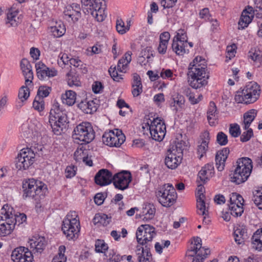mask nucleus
Masks as SVG:
<instances>
[{
  "instance_id": "obj_1",
  "label": "nucleus",
  "mask_w": 262,
  "mask_h": 262,
  "mask_svg": "<svg viewBox=\"0 0 262 262\" xmlns=\"http://www.w3.org/2000/svg\"><path fill=\"white\" fill-rule=\"evenodd\" d=\"M30 251L28 248L20 247L12 252L11 258L14 262H32L33 254L41 253L47 245L46 238L43 236H35L29 241Z\"/></svg>"
},
{
  "instance_id": "obj_2",
  "label": "nucleus",
  "mask_w": 262,
  "mask_h": 262,
  "mask_svg": "<svg viewBox=\"0 0 262 262\" xmlns=\"http://www.w3.org/2000/svg\"><path fill=\"white\" fill-rule=\"evenodd\" d=\"M206 68L205 60L202 57H196L190 63L187 74L188 82L192 88L197 89L207 84L209 75Z\"/></svg>"
},
{
  "instance_id": "obj_3",
  "label": "nucleus",
  "mask_w": 262,
  "mask_h": 262,
  "mask_svg": "<svg viewBox=\"0 0 262 262\" xmlns=\"http://www.w3.org/2000/svg\"><path fill=\"white\" fill-rule=\"evenodd\" d=\"M23 198L24 199H32L39 201L44 198L48 193L47 185L41 181L34 179L24 180L22 185Z\"/></svg>"
},
{
  "instance_id": "obj_4",
  "label": "nucleus",
  "mask_w": 262,
  "mask_h": 262,
  "mask_svg": "<svg viewBox=\"0 0 262 262\" xmlns=\"http://www.w3.org/2000/svg\"><path fill=\"white\" fill-rule=\"evenodd\" d=\"M252 160L247 157L238 159L236 161V168L232 176L231 181L236 184L245 182L250 176L252 169Z\"/></svg>"
},
{
  "instance_id": "obj_5",
  "label": "nucleus",
  "mask_w": 262,
  "mask_h": 262,
  "mask_svg": "<svg viewBox=\"0 0 262 262\" xmlns=\"http://www.w3.org/2000/svg\"><path fill=\"white\" fill-rule=\"evenodd\" d=\"M49 122L53 132L57 135H60L66 127L67 117L59 108L58 103L54 104L50 110Z\"/></svg>"
},
{
  "instance_id": "obj_6",
  "label": "nucleus",
  "mask_w": 262,
  "mask_h": 262,
  "mask_svg": "<svg viewBox=\"0 0 262 262\" xmlns=\"http://www.w3.org/2000/svg\"><path fill=\"white\" fill-rule=\"evenodd\" d=\"M73 138L78 144L91 142L95 138V132L91 124L84 122L78 124L74 129Z\"/></svg>"
},
{
  "instance_id": "obj_7",
  "label": "nucleus",
  "mask_w": 262,
  "mask_h": 262,
  "mask_svg": "<svg viewBox=\"0 0 262 262\" xmlns=\"http://www.w3.org/2000/svg\"><path fill=\"white\" fill-rule=\"evenodd\" d=\"M159 202L164 207H170L176 201L177 194L171 184L163 185L156 192Z\"/></svg>"
},
{
  "instance_id": "obj_8",
  "label": "nucleus",
  "mask_w": 262,
  "mask_h": 262,
  "mask_svg": "<svg viewBox=\"0 0 262 262\" xmlns=\"http://www.w3.org/2000/svg\"><path fill=\"white\" fill-rule=\"evenodd\" d=\"M81 3L89 7L91 15L95 17L98 21L101 22L104 20L106 15L104 12L105 4L104 0H81Z\"/></svg>"
},
{
  "instance_id": "obj_9",
  "label": "nucleus",
  "mask_w": 262,
  "mask_h": 262,
  "mask_svg": "<svg viewBox=\"0 0 262 262\" xmlns=\"http://www.w3.org/2000/svg\"><path fill=\"white\" fill-rule=\"evenodd\" d=\"M35 154L30 148L22 149L15 160L16 167L19 170L28 168L34 162Z\"/></svg>"
},
{
  "instance_id": "obj_10",
  "label": "nucleus",
  "mask_w": 262,
  "mask_h": 262,
  "mask_svg": "<svg viewBox=\"0 0 262 262\" xmlns=\"http://www.w3.org/2000/svg\"><path fill=\"white\" fill-rule=\"evenodd\" d=\"M202 240L200 237H196L194 239V244L187 251V255L188 256H195L192 262H202L209 253V250L202 247Z\"/></svg>"
},
{
  "instance_id": "obj_11",
  "label": "nucleus",
  "mask_w": 262,
  "mask_h": 262,
  "mask_svg": "<svg viewBox=\"0 0 262 262\" xmlns=\"http://www.w3.org/2000/svg\"><path fill=\"white\" fill-rule=\"evenodd\" d=\"M1 220H4V218L8 219L9 223L13 225V229L15 226L18 223V225L23 224L26 221L27 216L24 213H19V214H15L14 209L12 207L8 204L3 206L1 210Z\"/></svg>"
},
{
  "instance_id": "obj_12",
  "label": "nucleus",
  "mask_w": 262,
  "mask_h": 262,
  "mask_svg": "<svg viewBox=\"0 0 262 262\" xmlns=\"http://www.w3.org/2000/svg\"><path fill=\"white\" fill-rule=\"evenodd\" d=\"M149 127L150 133L152 138L157 141H161L164 138L166 134V125L164 122L157 118L150 121V124L147 123Z\"/></svg>"
},
{
  "instance_id": "obj_13",
  "label": "nucleus",
  "mask_w": 262,
  "mask_h": 262,
  "mask_svg": "<svg viewBox=\"0 0 262 262\" xmlns=\"http://www.w3.org/2000/svg\"><path fill=\"white\" fill-rule=\"evenodd\" d=\"M155 229L149 225H142L139 226L136 232V238L138 243L142 245L152 241L156 235Z\"/></svg>"
},
{
  "instance_id": "obj_14",
  "label": "nucleus",
  "mask_w": 262,
  "mask_h": 262,
  "mask_svg": "<svg viewBox=\"0 0 262 262\" xmlns=\"http://www.w3.org/2000/svg\"><path fill=\"white\" fill-rule=\"evenodd\" d=\"M104 143L110 146L119 147L125 140V137L121 130L116 129L105 133L102 136Z\"/></svg>"
},
{
  "instance_id": "obj_15",
  "label": "nucleus",
  "mask_w": 262,
  "mask_h": 262,
  "mask_svg": "<svg viewBox=\"0 0 262 262\" xmlns=\"http://www.w3.org/2000/svg\"><path fill=\"white\" fill-rule=\"evenodd\" d=\"M244 199L236 193H233L230 198V204L229 208L231 211V214L234 216H241L244 212L243 203Z\"/></svg>"
},
{
  "instance_id": "obj_16",
  "label": "nucleus",
  "mask_w": 262,
  "mask_h": 262,
  "mask_svg": "<svg viewBox=\"0 0 262 262\" xmlns=\"http://www.w3.org/2000/svg\"><path fill=\"white\" fill-rule=\"evenodd\" d=\"M80 222L79 220H73V222L68 220H63L62 222V230L69 240L73 239L76 235L80 231Z\"/></svg>"
},
{
  "instance_id": "obj_17",
  "label": "nucleus",
  "mask_w": 262,
  "mask_h": 262,
  "mask_svg": "<svg viewBox=\"0 0 262 262\" xmlns=\"http://www.w3.org/2000/svg\"><path fill=\"white\" fill-rule=\"evenodd\" d=\"M131 181V174L127 171H122L118 172L115 174L113 178V182L115 187L122 190L128 188Z\"/></svg>"
},
{
  "instance_id": "obj_18",
  "label": "nucleus",
  "mask_w": 262,
  "mask_h": 262,
  "mask_svg": "<svg viewBox=\"0 0 262 262\" xmlns=\"http://www.w3.org/2000/svg\"><path fill=\"white\" fill-rule=\"evenodd\" d=\"M245 97L249 99L248 102L253 103L258 98L260 93V86L255 82H250L243 89Z\"/></svg>"
},
{
  "instance_id": "obj_19",
  "label": "nucleus",
  "mask_w": 262,
  "mask_h": 262,
  "mask_svg": "<svg viewBox=\"0 0 262 262\" xmlns=\"http://www.w3.org/2000/svg\"><path fill=\"white\" fill-rule=\"evenodd\" d=\"M35 68L38 78L40 80H45L47 78H52L57 75V71L54 68H49L43 63L38 62L36 63Z\"/></svg>"
},
{
  "instance_id": "obj_20",
  "label": "nucleus",
  "mask_w": 262,
  "mask_h": 262,
  "mask_svg": "<svg viewBox=\"0 0 262 262\" xmlns=\"http://www.w3.org/2000/svg\"><path fill=\"white\" fill-rule=\"evenodd\" d=\"M17 4H14L12 7L8 10L7 14L6 24L10 26L15 27L20 23L21 18L18 15L19 12Z\"/></svg>"
},
{
  "instance_id": "obj_21",
  "label": "nucleus",
  "mask_w": 262,
  "mask_h": 262,
  "mask_svg": "<svg viewBox=\"0 0 262 262\" xmlns=\"http://www.w3.org/2000/svg\"><path fill=\"white\" fill-rule=\"evenodd\" d=\"M112 173L107 169L100 170L95 177V183L100 186H105L110 184L113 181Z\"/></svg>"
},
{
  "instance_id": "obj_22",
  "label": "nucleus",
  "mask_w": 262,
  "mask_h": 262,
  "mask_svg": "<svg viewBox=\"0 0 262 262\" xmlns=\"http://www.w3.org/2000/svg\"><path fill=\"white\" fill-rule=\"evenodd\" d=\"M182 157L176 153L174 150L170 149L165 159V164L168 168L173 169L181 163Z\"/></svg>"
},
{
  "instance_id": "obj_23",
  "label": "nucleus",
  "mask_w": 262,
  "mask_h": 262,
  "mask_svg": "<svg viewBox=\"0 0 262 262\" xmlns=\"http://www.w3.org/2000/svg\"><path fill=\"white\" fill-rule=\"evenodd\" d=\"M64 14L66 16L70 18L74 23L77 21L81 16L79 5L73 3L68 6L64 11Z\"/></svg>"
},
{
  "instance_id": "obj_24",
  "label": "nucleus",
  "mask_w": 262,
  "mask_h": 262,
  "mask_svg": "<svg viewBox=\"0 0 262 262\" xmlns=\"http://www.w3.org/2000/svg\"><path fill=\"white\" fill-rule=\"evenodd\" d=\"M201 142H199L197 148L199 159H201L208 150V145L210 140L209 133L208 131H205L201 136Z\"/></svg>"
},
{
  "instance_id": "obj_25",
  "label": "nucleus",
  "mask_w": 262,
  "mask_h": 262,
  "mask_svg": "<svg viewBox=\"0 0 262 262\" xmlns=\"http://www.w3.org/2000/svg\"><path fill=\"white\" fill-rule=\"evenodd\" d=\"M229 154V148H224L223 150L218 151L216 154V165L219 171H222L224 169L225 163L228 158Z\"/></svg>"
},
{
  "instance_id": "obj_26",
  "label": "nucleus",
  "mask_w": 262,
  "mask_h": 262,
  "mask_svg": "<svg viewBox=\"0 0 262 262\" xmlns=\"http://www.w3.org/2000/svg\"><path fill=\"white\" fill-rule=\"evenodd\" d=\"M138 262H152V256L149 249L145 247V249L141 246H138L136 250Z\"/></svg>"
},
{
  "instance_id": "obj_27",
  "label": "nucleus",
  "mask_w": 262,
  "mask_h": 262,
  "mask_svg": "<svg viewBox=\"0 0 262 262\" xmlns=\"http://www.w3.org/2000/svg\"><path fill=\"white\" fill-rule=\"evenodd\" d=\"M20 67L26 78V84L31 83L33 76L30 62L27 59H23L20 62Z\"/></svg>"
},
{
  "instance_id": "obj_28",
  "label": "nucleus",
  "mask_w": 262,
  "mask_h": 262,
  "mask_svg": "<svg viewBox=\"0 0 262 262\" xmlns=\"http://www.w3.org/2000/svg\"><path fill=\"white\" fill-rule=\"evenodd\" d=\"M214 173V166L212 163H208L203 166L198 173L200 180L205 183L212 177Z\"/></svg>"
},
{
  "instance_id": "obj_29",
  "label": "nucleus",
  "mask_w": 262,
  "mask_h": 262,
  "mask_svg": "<svg viewBox=\"0 0 262 262\" xmlns=\"http://www.w3.org/2000/svg\"><path fill=\"white\" fill-rule=\"evenodd\" d=\"M196 208L198 214L204 216L203 222L208 223L210 221L209 220L206 219V216L208 214V207L206 206L205 199H202L201 198L196 199Z\"/></svg>"
},
{
  "instance_id": "obj_30",
  "label": "nucleus",
  "mask_w": 262,
  "mask_h": 262,
  "mask_svg": "<svg viewBox=\"0 0 262 262\" xmlns=\"http://www.w3.org/2000/svg\"><path fill=\"white\" fill-rule=\"evenodd\" d=\"M172 100L170 106L171 107H173V110H174L176 112L184 108L185 101L182 95L177 94L173 96Z\"/></svg>"
},
{
  "instance_id": "obj_31",
  "label": "nucleus",
  "mask_w": 262,
  "mask_h": 262,
  "mask_svg": "<svg viewBox=\"0 0 262 262\" xmlns=\"http://www.w3.org/2000/svg\"><path fill=\"white\" fill-rule=\"evenodd\" d=\"M257 115V111L252 109L245 113L244 115V129H247L249 127L251 123Z\"/></svg>"
},
{
  "instance_id": "obj_32",
  "label": "nucleus",
  "mask_w": 262,
  "mask_h": 262,
  "mask_svg": "<svg viewBox=\"0 0 262 262\" xmlns=\"http://www.w3.org/2000/svg\"><path fill=\"white\" fill-rule=\"evenodd\" d=\"M132 53L130 51L127 52L124 57L120 59L118 62L117 69L120 72H125V70L127 67V64L130 62L132 60Z\"/></svg>"
},
{
  "instance_id": "obj_33",
  "label": "nucleus",
  "mask_w": 262,
  "mask_h": 262,
  "mask_svg": "<svg viewBox=\"0 0 262 262\" xmlns=\"http://www.w3.org/2000/svg\"><path fill=\"white\" fill-rule=\"evenodd\" d=\"M188 43L182 42V41H179L176 39H173V42L172 43V49L176 53L179 55H183L186 53L188 49L186 48L187 47Z\"/></svg>"
},
{
  "instance_id": "obj_34",
  "label": "nucleus",
  "mask_w": 262,
  "mask_h": 262,
  "mask_svg": "<svg viewBox=\"0 0 262 262\" xmlns=\"http://www.w3.org/2000/svg\"><path fill=\"white\" fill-rule=\"evenodd\" d=\"M51 32L56 37L62 36L66 32V27L63 23L61 21H57L54 26L50 27Z\"/></svg>"
},
{
  "instance_id": "obj_35",
  "label": "nucleus",
  "mask_w": 262,
  "mask_h": 262,
  "mask_svg": "<svg viewBox=\"0 0 262 262\" xmlns=\"http://www.w3.org/2000/svg\"><path fill=\"white\" fill-rule=\"evenodd\" d=\"M253 248L259 251H262V229L257 230L252 237Z\"/></svg>"
},
{
  "instance_id": "obj_36",
  "label": "nucleus",
  "mask_w": 262,
  "mask_h": 262,
  "mask_svg": "<svg viewBox=\"0 0 262 262\" xmlns=\"http://www.w3.org/2000/svg\"><path fill=\"white\" fill-rule=\"evenodd\" d=\"M76 94L72 90L67 91L61 97L63 103L69 106L73 105L76 102Z\"/></svg>"
},
{
  "instance_id": "obj_37",
  "label": "nucleus",
  "mask_w": 262,
  "mask_h": 262,
  "mask_svg": "<svg viewBox=\"0 0 262 262\" xmlns=\"http://www.w3.org/2000/svg\"><path fill=\"white\" fill-rule=\"evenodd\" d=\"M253 15L246 10L243 11L238 21L239 28L244 29L251 21Z\"/></svg>"
},
{
  "instance_id": "obj_38",
  "label": "nucleus",
  "mask_w": 262,
  "mask_h": 262,
  "mask_svg": "<svg viewBox=\"0 0 262 262\" xmlns=\"http://www.w3.org/2000/svg\"><path fill=\"white\" fill-rule=\"evenodd\" d=\"M156 212V208L153 205L148 204L143 208L142 213L143 220H150L154 218Z\"/></svg>"
},
{
  "instance_id": "obj_39",
  "label": "nucleus",
  "mask_w": 262,
  "mask_h": 262,
  "mask_svg": "<svg viewBox=\"0 0 262 262\" xmlns=\"http://www.w3.org/2000/svg\"><path fill=\"white\" fill-rule=\"evenodd\" d=\"M110 221L111 217L104 213H97L93 219V223L95 225L100 224L103 226H106L110 223Z\"/></svg>"
},
{
  "instance_id": "obj_40",
  "label": "nucleus",
  "mask_w": 262,
  "mask_h": 262,
  "mask_svg": "<svg viewBox=\"0 0 262 262\" xmlns=\"http://www.w3.org/2000/svg\"><path fill=\"white\" fill-rule=\"evenodd\" d=\"M234 235L237 237L239 235V239H236V243L238 245L242 244L247 237L246 229L242 227L237 228L234 232Z\"/></svg>"
},
{
  "instance_id": "obj_41",
  "label": "nucleus",
  "mask_w": 262,
  "mask_h": 262,
  "mask_svg": "<svg viewBox=\"0 0 262 262\" xmlns=\"http://www.w3.org/2000/svg\"><path fill=\"white\" fill-rule=\"evenodd\" d=\"M105 255L108 258L109 262H119L125 257V255L121 256L114 250H110Z\"/></svg>"
},
{
  "instance_id": "obj_42",
  "label": "nucleus",
  "mask_w": 262,
  "mask_h": 262,
  "mask_svg": "<svg viewBox=\"0 0 262 262\" xmlns=\"http://www.w3.org/2000/svg\"><path fill=\"white\" fill-rule=\"evenodd\" d=\"M248 57L255 62L260 63L262 61V54L259 50L251 49L248 53Z\"/></svg>"
},
{
  "instance_id": "obj_43",
  "label": "nucleus",
  "mask_w": 262,
  "mask_h": 262,
  "mask_svg": "<svg viewBox=\"0 0 262 262\" xmlns=\"http://www.w3.org/2000/svg\"><path fill=\"white\" fill-rule=\"evenodd\" d=\"M70 63L71 65L78 68L83 73H86L88 71L85 65L77 58H71Z\"/></svg>"
},
{
  "instance_id": "obj_44",
  "label": "nucleus",
  "mask_w": 262,
  "mask_h": 262,
  "mask_svg": "<svg viewBox=\"0 0 262 262\" xmlns=\"http://www.w3.org/2000/svg\"><path fill=\"white\" fill-rule=\"evenodd\" d=\"M253 200L258 208L262 210V188L253 192Z\"/></svg>"
},
{
  "instance_id": "obj_45",
  "label": "nucleus",
  "mask_w": 262,
  "mask_h": 262,
  "mask_svg": "<svg viewBox=\"0 0 262 262\" xmlns=\"http://www.w3.org/2000/svg\"><path fill=\"white\" fill-rule=\"evenodd\" d=\"M186 147L187 145L186 142L180 140L178 141L176 143L175 148L172 147L171 150H174L176 153L182 157L183 152L184 149H186Z\"/></svg>"
},
{
  "instance_id": "obj_46",
  "label": "nucleus",
  "mask_w": 262,
  "mask_h": 262,
  "mask_svg": "<svg viewBox=\"0 0 262 262\" xmlns=\"http://www.w3.org/2000/svg\"><path fill=\"white\" fill-rule=\"evenodd\" d=\"M51 91V88L45 85H41L39 87L37 92V96L38 99L40 100L43 97H46L49 95Z\"/></svg>"
},
{
  "instance_id": "obj_47",
  "label": "nucleus",
  "mask_w": 262,
  "mask_h": 262,
  "mask_svg": "<svg viewBox=\"0 0 262 262\" xmlns=\"http://www.w3.org/2000/svg\"><path fill=\"white\" fill-rule=\"evenodd\" d=\"M217 110L215 104L214 102H210L209 106L207 111V119L208 121L214 117H217Z\"/></svg>"
},
{
  "instance_id": "obj_48",
  "label": "nucleus",
  "mask_w": 262,
  "mask_h": 262,
  "mask_svg": "<svg viewBox=\"0 0 262 262\" xmlns=\"http://www.w3.org/2000/svg\"><path fill=\"white\" fill-rule=\"evenodd\" d=\"M30 95L29 89L27 86H22L18 92V98L21 102L26 100Z\"/></svg>"
},
{
  "instance_id": "obj_49",
  "label": "nucleus",
  "mask_w": 262,
  "mask_h": 262,
  "mask_svg": "<svg viewBox=\"0 0 262 262\" xmlns=\"http://www.w3.org/2000/svg\"><path fill=\"white\" fill-rule=\"evenodd\" d=\"M67 76L68 83L70 86H79L80 85L81 83L76 76L73 75L71 73H68Z\"/></svg>"
},
{
  "instance_id": "obj_50",
  "label": "nucleus",
  "mask_w": 262,
  "mask_h": 262,
  "mask_svg": "<svg viewBox=\"0 0 262 262\" xmlns=\"http://www.w3.org/2000/svg\"><path fill=\"white\" fill-rule=\"evenodd\" d=\"M108 249V246L103 240L98 239L95 243V250L97 252L104 253Z\"/></svg>"
},
{
  "instance_id": "obj_51",
  "label": "nucleus",
  "mask_w": 262,
  "mask_h": 262,
  "mask_svg": "<svg viewBox=\"0 0 262 262\" xmlns=\"http://www.w3.org/2000/svg\"><path fill=\"white\" fill-rule=\"evenodd\" d=\"M235 101L237 103H244L246 104L251 103V102H248V99L247 97H245V94H244V90H243L242 91H237L235 96L234 98Z\"/></svg>"
},
{
  "instance_id": "obj_52",
  "label": "nucleus",
  "mask_w": 262,
  "mask_h": 262,
  "mask_svg": "<svg viewBox=\"0 0 262 262\" xmlns=\"http://www.w3.org/2000/svg\"><path fill=\"white\" fill-rule=\"evenodd\" d=\"M89 103L87 102H81L78 104V107L86 114H92L96 111V106L89 107Z\"/></svg>"
},
{
  "instance_id": "obj_53",
  "label": "nucleus",
  "mask_w": 262,
  "mask_h": 262,
  "mask_svg": "<svg viewBox=\"0 0 262 262\" xmlns=\"http://www.w3.org/2000/svg\"><path fill=\"white\" fill-rule=\"evenodd\" d=\"M229 133L232 137H237L241 134L239 125L236 123L231 124L229 127Z\"/></svg>"
},
{
  "instance_id": "obj_54",
  "label": "nucleus",
  "mask_w": 262,
  "mask_h": 262,
  "mask_svg": "<svg viewBox=\"0 0 262 262\" xmlns=\"http://www.w3.org/2000/svg\"><path fill=\"white\" fill-rule=\"evenodd\" d=\"M59 252L58 255L55 256L52 262H66L67 260V258L64 256V254L62 253V251L63 252L65 251V247L64 246H60L59 248Z\"/></svg>"
},
{
  "instance_id": "obj_55",
  "label": "nucleus",
  "mask_w": 262,
  "mask_h": 262,
  "mask_svg": "<svg viewBox=\"0 0 262 262\" xmlns=\"http://www.w3.org/2000/svg\"><path fill=\"white\" fill-rule=\"evenodd\" d=\"M247 131L244 132L240 137L241 141L245 142L249 141L253 136V130L249 127L246 129Z\"/></svg>"
},
{
  "instance_id": "obj_56",
  "label": "nucleus",
  "mask_w": 262,
  "mask_h": 262,
  "mask_svg": "<svg viewBox=\"0 0 262 262\" xmlns=\"http://www.w3.org/2000/svg\"><path fill=\"white\" fill-rule=\"evenodd\" d=\"M216 141L221 145H225L228 142L227 136L223 132H219L216 137Z\"/></svg>"
},
{
  "instance_id": "obj_57",
  "label": "nucleus",
  "mask_w": 262,
  "mask_h": 262,
  "mask_svg": "<svg viewBox=\"0 0 262 262\" xmlns=\"http://www.w3.org/2000/svg\"><path fill=\"white\" fill-rule=\"evenodd\" d=\"M77 170V167L74 165L67 166L66 170V177L67 178H71L75 176Z\"/></svg>"
},
{
  "instance_id": "obj_58",
  "label": "nucleus",
  "mask_w": 262,
  "mask_h": 262,
  "mask_svg": "<svg viewBox=\"0 0 262 262\" xmlns=\"http://www.w3.org/2000/svg\"><path fill=\"white\" fill-rule=\"evenodd\" d=\"M118 70L116 71V67L112 68V67L110 68L108 72L111 77L114 80L116 81H119L120 79H122V75L119 74L118 73Z\"/></svg>"
},
{
  "instance_id": "obj_59",
  "label": "nucleus",
  "mask_w": 262,
  "mask_h": 262,
  "mask_svg": "<svg viewBox=\"0 0 262 262\" xmlns=\"http://www.w3.org/2000/svg\"><path fill=\"white\" fill-rule=\"evenodd\" d=\"M33 106L35 110L38 112L42 111L44 108V104L42 102V99H38V97L36 96L34 101L33 103Z\"/></svg>"
},
{
  "instance_id": "obj_60",
  "label": "nucleus",
  "mask_w": 262,
  "mask_h": 262,
  "mask_svg": "<svg viewBox=\"0 0 262 262\" xmlns=\"http://www.w3.org/2000/svg\"><path fill=\"white\" fill-rule=\"evenodd\" d=\"M116 29L118 33L121 34H124L128 30L124 26V23L122 20H117L116 22Z\"/></svg>"
},
{
  "instance_id": "obj_61",
  "label": "nucleus",
  "mask_w": 262,
  "mask_h": 262,
  "mask_svg": "<svg viewBox=\"0 0 262 262\" xmlns=\"http://www.w3.org/2000/svg\"><path fill=\"white\" fill-rule=\"evenodd\" d=\"M87 152L82 150L81 149L79 150H77L74 152V158L75 160L77 161H80L81 160H83L84 157H85L87 155Z\"/></svg>"
},
{
  "instance_id": "obj_62",
  "label": "nucleus",
  "mask_w": 262,
  "mask_h": 262,
  "mask_svg": "<svg viewBox=\"0 0 262 262\" xmlns=\"http://www.w3.org/2000/svg\"><path fill=\"white\" fill-rule=\"evenodd\" d=\"M178 0H160L161 5L164 8L173 7Z\"/></svg>"
},
{
  "instance_id": "obj_63",
  "label": "nucleus",
  "mask_w": 262,
  "mask_h": 262,
  "mask_svg": "<svg viewBox=\"0 0 262 262\" xmlns=\"http://www.w3.org/2000/svg\"><path fill=\"white\" fill-rule=\"evenodd\" d=\"M200 17L205 20H209L210 17V14L208 8H204L201 10L199 13Z\"/></svg>"
},
{
  "instance_id": "obj_64",
  "label": "nucleus",
  "mask_w": 262,
  "mask_h": 262,
  "mask_svg": "<svg viewBox=\"0 0 262 262\" xmlns=\"http://www.w3.org/2000/svg\"><path fill=\"white\" fill-rule=\"evenodd\" d=\"M236 46L233 44L232 46H228L227 48V57H229L230 59L235 56Z\"/></svg>"
}]
</instances>
